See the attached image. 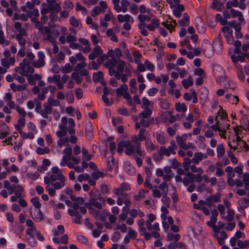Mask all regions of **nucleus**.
<instances>
[{"label": "nucleus", "mask_w": 249, "mask_h": 249, "mask_svg": "<svg viewBox=\"0 0 249 249\" xmlns=\"http://www.w3.org/2000/svg\"><path fill=\"white\" fill-rule=\"evenodd\" d=\"M120 196H119L117 200V204L120 206L122 205L123 202L125 201V200H127L129 198L128 195L126 193L123 195H121Z\"/></svg>", "instance_id": "34"}, {"label": "nucleus", "mask_w": 249, "mask_h": 249, "mask_svg": "<svg viewBox=\"0 0 249 249\" xmlns=\"http://www.w3.org/2000/svg\"><path fill=\"white\" fill-rule=\"evenodd\" d=\"M50 12H60L61 10V7L59 3H55V0H47Z\"/></svg>", "instance_id": "8"}, {"label": "nucleus", "mask_w": 249, "mask_h": 249, "mask_svg": "<svg viewBox=\"0 0 249 249\" xmlns=\"http://www.w3.org/2000/svg\"><path fill=\"white\" fill-rule=\"evenodd\" d=\"M120 2V0H112L114 9L118 13L121 11L126 12L128 10V7L130 5V2L127 0H121V6L119 5Z\"/></svg>", "instance_id": "3"}, {"label": "nucleus", "mask_w": 249, "mask_h": 249, "mask_svg": "<svg viewBox=\"0 0 249 249\" xmlns=\"http://www.w3.org/2000/svg\"><path fill=\"white\" fill-rule=\"evenodd\" d=\"M124 148H125L124 153L126 155L130 156L133 153H136L140 156H144L140 149L141 143H133L131 144L129 141H124Z\"/></svg>", "instance_id": "2"}, {"label": "nucleus", "mask_w": 249, "mask_h": 249, "mask_svg": "<svg viewBox=\"0 0 249 249\" xmlns=\"http://www.w3.org/2000/svg\"><path fill=\"white\" fill-rule=\"evenodd\" d=\"M16 39L18 41V44L22 47H24L26 43V39L21 36L20 35H17L16 36Z\"/></svg>", "instance_id": "63"}, {"label": "nucleus", "mask_w": 249, "mask_h": 249, "mask_svg": "<svg viewBox=\"0 0 249 249\" xmlns=\"http://www.w3.org/2000/svg\"><path fill=\"white\" fill-rule=\"evenodd\" d=\"M71 78L75 80L77 84H80L83 79L80 76L78 72H74L71 74Z\"/></svg>", "instance_id": "52"}, {"label": "nucleus", "mask_w": 249, "mask_h": 249, "mask_svg": "<svg viewBox=\"0 0 249 249\" xmlns=\"http://www.w3.org/2000/svg\"><path fill=\"white\" fill-rule=\"evenodd\" d=\"M243 181L246 187L249 186V174L245 172L243 175Z\"/></svg>", "instance_id": "64"}, {"label": "nucleus", "mask_w": 249, "mask_h": 249, "mask_svg": "<svg viewBox=\"0 0 249 249\" xmlns=\"http://www.w3.org/2000/svg\"><path fill=\"white\" fill-rule=\"evenodd\" d=\"M103 77V74L101 71H98L97 72H95L93 74V81L94 83H99L100 80L102 79Z\"/></svg>", "instance_id": "36"}, {"label": "nucleus", "mask_w": 249, "mask_h": 249, "mask_svg": "<svg viewBox=\"0 0 249 249\" xmlns=\"http://www.w3.org/2000/svg\"><path fill=\"white\" fill-rule=\"evenodd\" d=\"M145 191L143 189H141L139 190L138 194L134 196V198L136 200L139 201L145 197Z\"/></svg>", "instance_id": "56"}, {"label": "nucleus", "mask_w": 249, "mask_h": 249, "mask_svg": "<svg viewBox=\"0 0 249 249\" xmlns=\"http://www.w3.org/2000/svg\"><path fill=\"white\" fill-rule=\"evenodd\" d=\"M117 64V71L123 73L125 67V62L123 60L118 59V62Z\"/></svg>", "instance_id": "40"}, {"label": "nucleus", "mask_w": 249, "mask_h": 249, "mask_svg": "<svg viewBox=\"0 0 249 249\" xmlns=\"http://www.w3.org/2000/svg\"><path fill=\"white\" fill-rule=\"evenodd\" d=\"M152 195L154 197L160 198L162 193L158 190L157 186H154L153 188L152 189Z\"/></svg>", "instance_id": "51"}, {"label": "nucleus", "mask_w": 249, "mask_h": 249, "mask_svg": "<svg viewBox=\"0 0 249 249\" xmlns=\"http://www.w3.org/2000/svg\"><path fill=\"white\" fill-rule=\"evenodd\" d=\"M32 218L36 222H39L43 220L44 215L40 209L35 211L34 214Z\"/></svg>", "instance_id": "13"}, {"label": "nucleus", "mask_w": 249, "mask_h": 249, "mask_svg": "<svg viewBox=\"0 0 249 249\" xmlns=\"http://www.w3.org/2000/svg\"><path fill=\"white\" fill-rule=\"evenodd\" d=\"M196 164H192L190 166L189 168L190 169L191 171L194 173H203V170L200 167L197 168L196 166Z\"/></svg>", "instance_id": "61"}, {"label": "nucleus", "mask_w": 249, "mask_h": 249, "mask_svg": "<svg viewBox=\"0 0 249 249\" xmlns=\"http://www.w3.org/2000/svg\"><path fill=\"white\" fill-rule=\"evenodd\" d=\"M102 53V50L98 45H96L94 49L89 54V58L90 60H94L98 55L101 54Z\"/></svg>", "instance_id": "11"}, {"label": "nucleus", "mask_w": 249, "mask_h": 249, "mask_svg": "<svg viewBox=\"0 0 249 249\" xmlns=\"http://www.w3.org/2000/svg\"><path fill=\"white\" fill-rule=\"evenodd\" d=\"M194 174H193L192 173H191L189 172V173H188L187 174H186V177L185 178H184L183 179V184L185 186H187L190 182H191V183L194 182L195 181H194Z\"/></svg>", "instance_id": "17"}, {"label": "nucleus", "mask_w": 249, "mask_h": 249, "mask_svg": "<svg viewBox=\"0 0 249 249\" xmlns=\"http://www.w3.org/2000/svg\"><path fill=\"white\" fill-rule=\"evenodd\" d=\"M203 178L207 183H211L212 186L216 184L217 183V179L215 177L210 178L207 175H205L203 176Z\"/></svg>", "instance_id": "43"}, {"label": "nucleus", "mask_w": 249, "mask_h": 249, "mask_svg": "<svg viewBox=\"0 0 249 249\" xmlns=\"http://www.w3.org/2000/svg\"><path fill=\"white\" fill-rule=\"evenodd\" d=\"M238 5V0H233L232 1H229L227 2L226 7L228 9H231L232 7H237Z\"/></svg>", "instance_id": "54"}, {"label": "nucleus", "mask_w": 249, "mask_h": 249, "mask_svg": "<svg viewBox=\"0 0 249 249\" xmlns=\"http://www.w3.org/2000/svg\"><path fill=\"white\" fill-rule=\"evenodd\" d=\"M237 245L241 249L248 248H249V241L246 240L243 242L241 240H238L237 241Z\"/></svg>", "instance_id": "58"}, {"label": "nucleus", "mask_w": 249, "mask_h": 249, "mask_svg": "<svg viewBox=\"0 0 249 249\" xmlns=\"http://www.w3.org/2000/svg\"><path fill=\"white\" fill-rule=\"evenodd\" d=\"M10 87L13 91H20L22 90H24L26 89V86L25 85H16L14 83H12L10 85Z\"/></svg>", "instance_id": "18"}, {"label": "nucleus", "mask_w": 249, "mask_h": 249, "mask_svg": "<svg viewBox=\"0 0 249 249\" xmlns=\"http://www.w3.org/2000/svg\"><path fill=\"white\" fill-rule=\"evenodd\" d=\"M62 193L68 195L72 201H75V203H77L78 204H82L84 201L83 198L81 197H76L75 195L73 194V191L72 189L69 187L65 188L62 191Z\"/></svg>", "instance_id": "5"}, {"label": "nucleus", "mask_w": 249, "mask_h": 249, "mask_svg": "<svg viewBox=\"0 0 249 249\" xmlns=\"http://www.w3.org/2000/svg\"><path fill=\"white\" fill-rule=\"evenodd\" d=\"M31 201L36 208H37V209L40 208L41 204L39 201L38 197L36 196L34 197L31 199Z\"/></svg>", "instance_id": "59"}, {"label": "nucleus", "mask_w": 249, "mask_h": 249, "mask_svg": "<svg viewBox=\"0 0 249 249\" xmlns=\"http://www.w3.org/2000/svg\"><path fill=\"white\" fill-rule=\"evenodd\" d=\"M128 89V87L126 84H123L119 88L116 89V93L118 96H121Z\"/></svg>", "instance_id": "28"}, {"label": "nucleus", "mask_w": 249, "mask_h": 249, "mask_svg": "<svg viewBox=\"0 0 249 249\" xmlns=\"http://www.w3.org/2000/svg\"><path fill=\"white\" fill-rule=\"evenodd\" d=\"M131 187L130 185L126 182H123L121 184L119 187L113 189V193L117 196L125 194L124 191L130 190Z\"/></svg>", "instance_id": "6"}, {"label": "nucleus", "mask_w": 249, "mask_h": 249, "mask_svg": "<svg viewBox=\"0 0 249 249\" xmlns=\"http://www.w3.org/2000/svg\"><path fill=\"white\" fill-rule=\"evenodd\" d=\"M145 131L144 129H141L139 131V133L137 136H134L132 138V142L133 143H139L138 141H142L145 139V137L144 136V133Z\"/></svg>", "instance_id": "12"}, {"label": "nucleus", "mask_w": 249, "mask_h": 249, "mask_svg": "<svg viewBox=\"0 0 249 249\" xmlns=\"http://www.w3.org/2000/svg\"><path fill=\"white\" fill-rule=\"evenodd\" d=\"M175 108L178 112H182L185 113L187 110V107L184 103H177L175 106Z\"/></svg>", "instance_id": "39"}, {"label": "nucleus", "mask_w": 249, "mask_h": 249, "mask_svg": "<svg viewBox=\"0 0 249 249\" xmlns=\"http://www.w3.org/2000/svg\"><path fill=\"white\" fill-rule=\"evenodd\" d=\"M151 113L152 110L148 107H146L143 111L139 114V116L142 119L147 118Z\"/></svg>", "instance_id": "33"}, {"label": "nucleus", "mask_w": 249, "mask_h": 249, "mask_svg": "<svg viewBox=\"0 0 249 249\" xmlns=\"http://www.w3.org/2000/svg\"><path fill=\"white\" fill-rule=\"evenodd\" d=\"M171 144L166 149L168 151L173 155L176 154L175 149L177 148L176 142L172 140L170 142Z\"/></svg>", "instance_id": "45"}, {"label": "nucleus", "mask_w": 249, "mask_h": 249, "mask_svg": "<svg viewBox=\"0 0 249 249\" xmlns=\"http://www.w3.org/2000/svg\"><path fill=\"white\" fill-rule=\"evenodd\" d=\"M85 133L86 137L89 140H91L93 137V133L90 124H87L85 125Z\"/></svg>", "instance_id": "16"}, {"label": "nucleus", "mask_w": 249, "mask_h": 249, "mask_svg": "<svg viewBox=\"0 0 249 249\" xmlns=\"http://www.w3.org/2000/svg\"><path fill=\"white\" fill-rule=\"evenodd\" d=\"M171 153L168 151L165 147L161 146L160 149L153 155V159L156 161H161L163 156L169 157Z\"/></svg>", "instance_id": "4"}, {"label": "nucleus", "mask_w": 249, "mask_h": 249, "mask_svg": "<svg viewBox=\"0 0 249 249\" xmlns=\"http://www.w3.org/2000/svg\"><path fill=\"white\" fill-rule=\"evenodd\" d=\"M189 16L187 13H184L183 18L178 21V23L181 26H187L189 24Z\"/></svg>", "instance_id": "20"}, {"label": "nucleus", "mask_w": 249, "mask_h": 249, "mask_svg": "<svg viewBox=\"0 0 249 249\" xmlns=\"http://www.w3.org/2000/svg\"><path fill=\"white\" fill-rule=\"evenodd\" d=\"M223 5V3L219 2L218 0H213L212 3L211 7L213 9H216L217 11H221Z\"/></svg>", "instance_id": "25"}, {"label": "nucleus", "mask_w": 249, "mask_h": 249, "mask_svg": "<svg viewBox=\"0 0 249 249\" xmlns=\"http://www.w3.org/2000/svg\"><path fill=\"white\" fill-rule=\"evenodd\" d=\"M159 188L161 191V193L163 194L164 193H167L168 186L166 182H162L159 187Z\"/></svg>", "instance_id": "62"}, {"label": "nucleus", "mask_w": 249, "mask_h": 249, "mask_svg": "<svg viewBox=\"0 0 249 249\" xmlns=\"http://www.w3.org/2000/svg\"><path fill=\"white\" fill-rule=\"evenodd\" d=\"M117 19L120 22H123L124 21L126 22H131L133 23L134 22V19L132 17H131L129 15H118L117 16Z\"/></svg>", "instance_id": "14"}, {"label": "nucleus", "mask_w": 249, "mask_h": 249, "mask_svg": "<svg viewBox=\"0 0 249 249\" xmlns=\"http://www.w3.org/2000/svg\"><path fill=\"white\" fill-rule=\"evenodd\" d=\"M51 178L52 181H54L56 180H60L65 178V177L62 174H59L58 175L52 174L51 175Z\"/></svg>", "instance_id": "57"}, {"label": "nucleus", "mask_w": 249, "mask_h": 249, "mask_svg": "<svg viewBox=\"0 0 249 249\" xmlns=\"http://www.w3.org/2000/svg\"><path fill=\"white\" fill-rule=\"evenodd\" d=\"M89 203H86V206L89 210V213L97 220H100L103 223H105V227L109 229V222H106L107 216L109 215V212L105 210L101 213L99 210L92 208V206L97 208L99 210L101 209L106 204V202L109 204V198L105 199L103 195L98 191H90L89 193Z\"/></svg>", "instance_id": "1"}, {"label": "nucleus", "mask_w": 249, "mask_h": 249, "mask_svg": "<svg viewBox=\"0 0 249 249\" xmlns=\"http://www.w3.org/2000/svg\"><path fill=\"white\" fill-rule=\"evenodd\" d=\"M124 168L129 173H133L134 172V168L129 161L124 162Z\"/></svg>", "instance_id": "44"}, {"label": "nucleus", "mask_w": 249, "mask_h": 249, "mask_svg": "<svg viewBox=\"0 0 249 249\" xmlns=\"http://www.w3.org/2000/svg\"><path fill=\"white\" fill-rule=\"evenodd\" d=\"M191 163H192V159L190 160L189 158H184L183 162L182 163V166L185 171H189L190 166L191 165Z\"/></svg>", "instance_id": "37"}, {"label": "nucleus", "mask_w": 249, "mask_h": 249, "mask_svg": "<svg viewBox=\"0 0 249 249\" xmlns=\"http://www.w3.org/2000/svg\"><path fill=\"white\" fill-rule=\"evenodd\" d=\"M27 14L28 17L31 19L34 18H37L39 16V11L37 9L35 8L32 11H28Z\"/></svg>", "instance_id": "42"}, {"label": "nucleus", "mask_w": 249, "mask_h": 249, "mask_svg": "<svg viewBox=\"0 0 249 249\" xmlns=\"http://www.w3.org/2000/svg\"><path fill=\"white\" fill-rule=\"evenodd\" d=\"M227 214L226 216H222V218L226 220L228 222L231 221L234 218V211L231 209H228Z\"/></svg>", "instance_id": "27"}, {"label": "nucleus", "mask_w": 249, "mask_h": 249, "mask_svg": "<svg viewBox=\"0 0 249 249\" xmlns=\"http://www.w3.org/2000/svg\"><path fill=\"white\" fill-rule=\"evenodd\" d=\"M122 72L116 71L112 67H110V75H114V77L118 80L121 79Z\"/></svg>", "instance_id": "50"}, {"label": "nucleus", "mask_w": 249, "mask_h": 249, "mask_svg": "<svg viewBox=\"0 0 249 249\" xmlns=\"http://www.w3.org/2000/svg\"><path fill=\"white\" fill-rule=\"evenodd\" d=\"M180 235L179 234H173V233H169L167 236V238L168 241L174 240V242H177L180 238Z\"/></svg>", "instance_id": "47"}, {"label": "nucleus", "mask_w": 249, "mask_h": 249, "mask_svg": "<svg viewBox=\"0 0 249 249\" xmlns=\"http://www.w3.org/2000/svg\"><path fill=\"white\" fill-rule=\"evenodd\" d=\"M207 158V155L201 152H196L192 159V162L194 164H198L203 159Z\"/></svg>", "instance_id": "9"}, {"label": "nucleus", "mask_w": 249, "mask_h": 249, "mask_svg": "<svg viewBox=\"0 0 249 249\" xmlns=\"http://www.w3.org/2000/svg\"><path fill=\"white\" fill-rule=\"evenodd\" d=\"M23 191L22 187L20 185H17L14 191L15 196L18 198L21 197V192Z\"/></svg>", "instance_id": "53"}, {"label": "nucleus", "mask_w": 249, "mask_h": 249, "mask_svg": "<svg viewBox=\"0 0 249 249\" xmlns=\"http://www.w3.org/2000/svg\"><path fill=\"white\" fill-rule=\"evenodd\" d=\"M62 193H63L62 192ZM59 200L62 201H65L66 205L69 207H71L72 205V202L69 200L68 197H67L66 195H64L63 194L60 195Z\"/></svg>", "instance_id": "49"}, {"label": "nucleus", "mask_w": 249, "mask_h": 249, "mask_svg": "<svg viewBox=\"0 0 249 249\" xmlns=\"http://www.w3.org/2000/svg\"><path fill=\"white\" fill-rule=\"evenodd\" d=\"M65 231L64 227L63 225H59L57 226V229H53L52 232L55 236H58L59 234H62Z\"/></svg>", "instance_id": "30"}, {"label": "nucleus", "mask_w": 249, "mask_h": 249, "mask_svg": "<svg viewBox=\"0 0 249 249\" xmlns=\"http://www.w3.org/2000/svg\"><path fill=\"white\" fill-rule=\"evenodd\" d=\"M75 218H72L71 219L72 222L73 223L80 224L81 223V218H82V215L78 211H75L74 215Z\"/></svg>", "instance_id": "35"}, {"label": "nucleus", "mask_w": 249, "mask_h": 249, "mask_svg": "<svg viewBox=\"0 0 249 249\" xmlns=\"http://www.w3.org/2000/svg\"><path fill=\"white\" fill-rule=\"evenodd\" d=\"M183 87L187 89L193 84V80L191 76H189L187 79H184L182 81Z\"/></svg>", "instance_id": "26"}, {"label": "nucleus", "mask_w": 249, "mask_h": 249, "mask_svg": "<svg viewBox=\"0 0 249 249\" xmlns=\"http://www.w3.org/2000/svg\"><path fill=\"white\" fill-rule=\"evenodd\" d=\"M99 82L104 87L103 88V94L102 96V98L104 102L106 104L107 106H109V99L107 97V95L109 94V89L106 87L107 83L105 81L104 77L101 79Z\"/></svg>", "instance_id": "7"}, {"label": "nucleus", "mask_w": 249, "mask_h": 249, "mask_svg": "<svg viewBox=\"0 0 249 249\" xmlns=\"http://www.w3.org/2000/svg\"><path fill=\"white\" fill-rule=\"evenodd\" d=\"M159 25V21L156 19H153L151 23L147 25L146 28L150 31H154Z\"/></svg>", "instance_id": "31"}, {"label": "nucleus", "mask_w": 249, "mask_h": 249, "mask_svg": "<svg viewBox=\"0 0 249 249\" xmlns=\"http://www.w3.org/2000/svg\"><path fill=\"white\" fill-rule=\"evenodd\" d=\"M161 201L163 203H164L166 206L168 208H169L170 206V199L167 196V193H164L163 194L162 197L161 198Z\"/></svg>", "instance_id": "48"}, {"label": "nucleus", "mask_w": 249, "mask_h": 249, "mask_svg": "<svg viewBox=\"0 0 249 249\" xmlns=\"http://www.w3.org/2000/svg\"><path fill=\"white\" fill-rule=\"evenodd\" d=\"M219 201V199L217 196L212 195L205 199V203L207 206L211 207L213 203L217 202Z\"/></svg>", "instance_id": "15"}, {"label": "nucleus", "mask_w": 249, "mask_h": 249, "mask_svg": "<svg viewBox=\"0 0 249 249\" xmlns=\"http://www.w3.org/2000/svg\"><path fill=\"white\" fill-rule=\"evenodd\" d=\"M145 146L146 150L149 152H151L157 148V147L154 146L152 141L148 139L145 141Z\"/></svg>", "instance_id": "38"}, {"label": "nucleus", "mask_w": 249, "mask_h": 249, "mask_svg": "<svg viewBox=\"0 0 249 249\" xmlns=\"http://www.w3.org/2000/svg\"><path fill=\"white\" fill-rule=\"evenodd\" d=\"M225 172L227 174L228 178H232L235 175L233 169L231 166H227L225 169Z\"/></svg>", "instance_id": "55"}, {"label": "nucleus", "mask_w": 249, "mask_h": 249, "mask_svg": "<svg viewBox=\"0 0 249 249\" xmlns=\"http://www.w3.org/2000/svg\"><path fill=\"white\" fill-rule=\"evenodd\" d=\"M51 162L48 159H44L42 161V165L40 167H38L37 170L38 171H46L48 169V167L50 166Z\"/></svg>", "instance_id": "24"}, {"label": "nucleus", "mask_w": 249, "mask_h": 249, "mask_svg": "<svg viewBox=\"0 0 249 249\" xmlns=\"http://www.w3.org/2000/svg\"><path fill=\"white\" fill-rule=\"evenodd\" d=\"M11 226L15 232L17 233H20L24 230L23 226L19 225L17 222L12 224Z\"/></svg>", "instance_id": "32"}, {"label": "nucleus", "mask_w": 249, "mask_h": 249, "mask_svg": "<svg viewBox=\"0 0 249 249\" xmlns=\"http://www.w3.org/2000/svg\"><path fill=\"white\" fill-rule=\"evenodd\" d=\"M218 159H221L225 153V148L223 144H218L216 148Z\"/></svg>", "instance_id": "22"}, {"label": "nucleus", "mask_w": 249, "mask_h": 249, "mask_svg": "<svg viewBox=\"0 0 249 249\" xmlns=\"http://www.w3.org/2000/svg\"><path fill=\"white\" fill-rule=\"evenodd\" d=\"M145 221L144 219H141L138 221L137 223L138 225V231L141 235H142L143 233L147 234V236L148 235L146 233V229L144 227Z\"/></svg>", "instance_id": "19"}, {"label": "nucleus", "mask_w": 249, "mask_h": 249, "mask_svg": "<svg viewBox=\"0 0 249 249\" xmlns=\"http://www.w3.org/2000/svg\"><path fill=\"white\" fill-rule=\"evenodd\" d=\"M187 134H184L182 135L181 136H177L176 137V141L178 145H179L180 147L182 149L183 148H185L186 146V143L185 142L187 140Z\"/></svg>", "instance_id": "10"}, {"label": "nucleus", "mask_w": 249, "mask_h": 249, "mask_svg": "<svg viewBox=\"0 0 249 249\" xmlns=\"http://www.w3.org/2000/svg\"><path fill=\"white\" fill-rule=\"evenodd\" d=\"M25 124V119L24 118H20L18 120V123L15 125V129L18 132L21 130L22 127L24 126Z\"/></svg>", "instance_id": "23"}, {"label": "nucleus", "mask_w": 249, "mask_h": 249, "mask_svg": "<svg viewBox=\"0 0 249 249\" xmlns=\"http://www.w3.org/2000/svg\"><path fill=\"white\" fill-rule=\"evenodd\" d=\"M122 55V53L121 51L118 49L116 48L114 51L110 50V57H117L119 58Z\"/></svg>", "instance_id": "41"}, {"label": "nucleus", "mask_w": 249, "mask_h": 249, "mask_svg": "<svg viewBox=\"0 0 249 249\" xmlns=\"http://www.w3.org/2000/svg\"><path fill=\"white\" fill-rule=\"evenodd\" d=\"M48 103L51 106L58 107L59 106L60 102L57 99H54L52 97H50L48 99Z\"/></svg>", "instance_id": "46"}, {"label": "nucleus", "mask_w": 249, "mask_h": 249, "mask_svg": "<svg viewBox=\"0 0 249 249\" xmlns=\"http://www.w3.org/2000/svg\"><path fill=\"white\" fill-rule=\"evenodd\" d=\"M65 180L66 179L64 178L63 179L60 180L59 182L53 183L52 185L55 190H59L64 187Z\"/></svg>", "instance_id": "29"}, {"label": "nucleus", "mask_w": 249, "mask_h": 249, "mask_svg": "<svg viewBox=\"0 0 249 249\" xmlns=\"http://www.w3.org/2000/svg\"><path fill=\"white\" fill-rule=\"evenodd\" d=\"M50 150L48 148L45 147L44 148H42L41 147H38L36 150V152L38 155H42L48 153Z\"/></svg>", "instance_id": "60"}, {"label": "nucleus", "mask_w": 249, "mask_h": 249, "mask_svg": "<svg viewBox=\"0 0 249 249\" xmlns=\"http://www.w3.org/2000/svg\"><path fill=\"white\" fill-rule=\"evenodd\" d=\"M146 233L148 234V235L147 236V234L143 233L142 235L144 236L145 239L146 240H150L152 237L156 239L160 237V233L158 232V231H152L151 233L146 231Z\"/></svg>", "instance_id": "21"}]
</instances>
